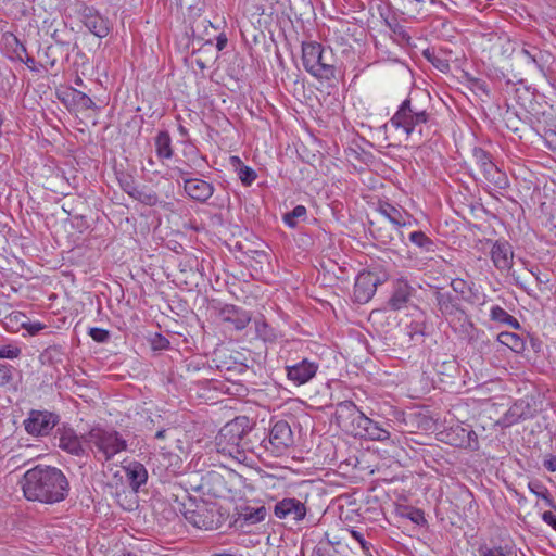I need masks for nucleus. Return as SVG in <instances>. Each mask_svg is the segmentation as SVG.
Instances as JSON below:
<instances>
[{"instance_id": "f257e3e1", "label": "nucleus", "mask_w": 556, "mask_h": 556, "mask_svg": "<svg viewBox=\"0 0 556 556\" xmlns=\"http://www.w3.org/2000/svg\"><path fill=\"white\" fill-rule=\"evenodd\" d=\"M21 486L26 500L42 504L60 503L70 492V482L63 471L43 465L27 470L21 480Z\"/></svg>"}, {"instance_id": "f03ea898", "label": "nucleus", "mask_w": 556, "mask_h": 556, "mask_svg": "<svg viewBox=\"0 0 556 556\" xmlns=\"http://www.w3.org/2000/svg\"><path fill=\"white\" fill-rule=\"evenodd\" d=\"M252 426L247 416H239L222 427L215 437V447L219 454L239 463L247 460V453H253L255 442L251 439Z\"/></svg>"}, {"instance_id": "7ed1b4c3", "label": "nucleus", "mask_w": 556, "mask_h": 556, "mask_svg": "<svg viewBox=\"0 0 556 556\" xmlns=\"http://www.w3.org/2000/svg\"><path fill=\"white\" fill-rule=\"evenodd\" d=\"M334 420L342 430L354 437L376 441L390 439V432L367 417L352 401H343L337 405Z\"/></svg>"}, {"instance_id": "20e7f679", "label": "nucleus", "mask_w": 556, "mask_h": 556, "mask_svg": "<svg viewBox=\"0 0 556 556\" xmlns=\"http://www.w3.org/2000/svg\"><path fill=\"white\" fill-rule=\"evenodd\" d=\"M302 62L305 71L317 79L331 80L336 77L334 54L330 47L317 41L303 42Z\"/></svg>"}, {"instance_id": "39448f33", "label": "nucleus", "mask_w": 556, "mask_h": 556, "mask_svg": "<svg viewBox=\"0 0 556 556\" xmlns=\"http://www.w3.org/2000/svg\"><path fill=\"white\" fill-rule=\"evenodd\" d=\"M86 442L99 462H110L115 455L127 451L128 443L115 429L94 427L86 435Z\"/></svg>"}, {"instance_id": "423d86ee", "label": "nucleus", "mask_w": 556, "mask_h": 556, "mask_svg": "<svg viewBox=\"0 0 556 556\" xmlns=\"http://www.w3.org/2000/svg\"><path fill=\"white\" fill-rule=\"evenodd\" d=\"M431 118L427 109L420 106L413 97L406 98L390 118L389 124L395 129H401L409 138L416 130L421 135L422 125Z\"/></svg>"}, {"instance_id": "0eeeda50", "label": "nucleus", "mask_w": 556, "mask_h": 556, "mask_svg": "<svg viewBox=\"0 0 556 556\" xmlns=\"http://www.w3.org/2000/svg\"><path fill=\"white\" fill-rule=\"evenodd\" d=\"M536 413V404L533 399H519L508 408L497 424L503 428H507L522 420L535 417Z\"/></svg>"}, {"instance_id": "6e6552de", "label": "nucleus", "mask_w": 556, "mask_h": 556, "mask_svg": "<svg viewBox=\"0 0 556 556\" xmlns=\"http://www.w3.org/2000/svg\"><path fill=\"white\" fill-rule=\"evenodd\" d=\"M59 422V416L48 410H30L28 417L24 420V428L28 434L42 437Z\"/></svg>"}, {"instance_id": "1a4fd4ad", "label": "nucleus", "mask_w": 556, "mask_h": 556, "mask_svg": "<svg viewBox=\"0 0 556 556\" xmlns=\"http://www.w3.org/2000/svg\"><path fill=\"white\" fill-rule=\"evenodd\" d=\"M293 433L288 421L278 420L271 426L268 443L274 454L280 455L285 453L293 445Z\"/></svg>"}, {"instance_id": "9d476101", "label": "nucleus", "mask_w": 556, "mask_h": 556, "mask_svg": "<svg viewBox=\"0 0 556 556\" xmlns=\"http://www.w3.org/2000/svg\"><path fill=\"white\" fill-rule=\"evenodd\" d=\"M307 514L304 502L295 497H285L278 501L274 506V515L278 519L302 521Z\"/></svg>"}, {"instance_id": "9b49d317", "label": "nucleus", "mask_w": 556, "mask_h": 556, "mask_svg": "<svg viewBox=\"0 0 556 556\" xmlns=\"http://www.w3.org/2000/svg\"><path fill=\"white\" fill-rule=\"evenodd\" d=\"M442 440L450 445L476 450L478 447V437L472 429L463 426L451 427L441 432Z\"/></svg>"}, {"instance_id": "f8f14e48", "label": "nucleus", "mask_w": 556, "mask_h": 556, "mask_svg": "<svg viewBox=\"0 0 556 556\" xmlns=\"http://www.w3.org/2000/svg\"><path fill=\"white\" fill-rule=\"evenodd\" d=\"M415 293L416 289L405 277L401 276L393 281L392 293L389 298L388 305L394 311L406 308Z\"/></svg>"}, {"instance_id": "ddd939ff", "label": "nucleus", "mask_w": 556, "mask_h": 556, "mask_svg": "<svg viewBox=\"0 0 556 556\" xmlns=\"http://www.w3.org/2000/svg\"><path fill=\"white\" fill-rule=\"evenodd\" d=\"M285 368L288 380L294 386H302L309 382L316 376L319 364L308 358H303L293 365H286Z\"/></svg>"}, {"instance_id": "4468645a", "label": "nucleus", "mask_w": 556, "mask_h": 556, "mask_svg": "<svg viewBox=\"0 0 556 556\" xmlns=\"http://www.w3.org/2000/svg\"><path fill=\"white\" fill-rule=\"evenodd\" d=\"M381 282L382 280L370 271L358 274L353 290L355 302L359 304L367 303L375 295L377 286Z\"/></svg>"}, {"instance_id": "2eb2a0df", "label": "nucleus", "mask_w": 556, "mask_h": 556, "mask_svg": "<svg viewBox=\"0 0 556 556\" xmlns=\"http://www.w3.org/2000/svg\"><path fill=\"white\" fill-rule=\"evenodd\" d=\"M450 324L454 332L469 344L477 343L484 334V331L478 329L465 312L456 318L451 319Z\"/></svg>"}, {"instance_id": "dca6fc26", "label": "nucleus", "mask_w": 556, "mask_h": 556, "mask_svg": "<svg viewBox=\"0 0 556 556\" xmlns=\"http://www.w3.org/2000/svg\"><path fill=\"white\" fill-rule=\"evenodd\" d=\"M184 191L192 200L200 203H206L214 194L215 187L210 181L190 177L185 180Z\"/></svg>"}, {"instance_id": "f3484780", "label": "nucleus", "mask_w": 556, "mask_h": 556, "mask_svg": "<svg viewBox=\"0 0 556 556\" xmlns=\"http://www.w3.org/2000/svg\"><path fill=\"white\" fill-rule=\"evenodd\" d=\"M266 516L267 508L264 505H241L237 508V517L235 519V525L238 528L243 529L247 526H252L264 521Z\"/></svg>"}, {"instance_id": "a211bd4d", "label": "nucleus", "mask_w": 556, "mask_h": 556, "mask_svg": "<svg viewBox=\"0 0 556 556\" xmlns=\"http://www.w3.org/2000/svg\"><path fill=\"white\" fill-rule=\"evenodd\" d=\"M514 252L507 241H496L491 250V260L494 266L500 270L510 269L513 265Z\"/></svg>"}, {"instance_id": "6ab92c4d", "label": "nucleus", "mask_w": 556, "mask_h": 556, "mask_svg": "<svg viewBox=\"0 0 556 556\" xmlns=\"http://www.w3.org/2000/svg\"><path fill=\"white\" fill-rule=\"evenodd\" d=\"M434 295L438 309L448 321L465 312L451 293L437 291Z\"/></svg>"}, {"instance_id": "aec40b11", "label": "nucleus", "mask_w": 556, "mask_h": 556, "mask_svg": "<svg viewBox=\"0 0 556 556\" xmlns=\"http://www.w3.org/2000/svg\"><path fill=\"white\" fill-rule=\"evenodd\" d=\"M222 318L225 323L231 324L236 330L244 329L251 321L249 312L235 305H227L222 309Z\"/></svg>"}, {"instance_id": "412c9836", "label": "nucleus", "mask_w": 556, "mask_h": 556, "mask_svg": "<svg viewBox=\"0 0 556 556\" xmlns=\"http://www.w3.org/2000/svg\"><path fill=\"white\" fill-rule=\"evenodd\" d=\"M83 22L94 36L104 38L109 35L110 28L108 21L91 9L85 10Z\"/></svg>"}, {"instance_id": "4be33fe9", "label": "nucleus", "mask_w": 556, "mask_h": 556, "mask_svg": "<svg viewBox=\"0 0 556 556\" xmlns=\"http://www.w3.org/2000/svg\"><path fill=\"white\" fill-rule=\"evenodd\" d=\"M479 556H518L516 546L511 542L483 543L478 547Z\"/></svg>"}, {"instance_id": "5701e85b", "label": "nucleus", "mask_w": 556, "mask_h": 556, "mask_svg": "<svg viewBox=\"0 0 556 556\" xmlns=\"http://www.w3.org/2000/svg\"><path fill=\"white\" fill-rule=\"evenodd\" d=\"M58 446L72 455L80 456L84 454V447L80 439L72 429H64L58 438Z\"/></svg>"}, {"instance_id": "b1692460", "label": "nucleus", "mask_w": 556, "mask_h": 556, "mask_svg": "<svg viewBox=\"0 0 556 556\" xmlns=\"http://www.w3.org/2000/svg\"><path fill=\"white\" fill-rule=\"evenodd\" d=\"M126 478L129 482V485L135 490L146 484L148 480V471L146 467L139 462H131L127 466L124 467Z\"/></svg>"}, {"instance_id": "393cba45", "label": "nucleus", "mask_w": 556, "mask_h": 556, "mask_svg": "<svg viewBox=\"0 0 556 556\" xmlns=\"http://www.w3.org/2000/svg\"><path fill=\"white\" fill-rule=\"evenodd\" d=\"M155 154L161 162L170 160L174 155L172 138L167 130H161L154 138Z\"/></svg>"}, {"instance_id": "a878e982", "label": "nucleus", "mask_w": 556, "mask_h": 556, "mask_svg": "<svg viewBox=\"0 0 556 556\" xmlns=\"http://www.w3.org/2000/svg\"><path fill=\"white\" fill-rule=\"evenodd\" d=\"M194 527L204 530L214 529L213 515L206 508H198L186 517Z\"/></svg>"}, {"instance_id": "bb28decb", "label": "nucleus", "mask_w": 556, "mask_h": 556, "mask_svg": "<svg viewBox=\"0 0 556 556\" xmlns=\"http://www.w3.org/2000/svg\"><path fill=\"white\" fill-rule=\"evenodd\" d=\"M378 211L396 228L404 227L405 222L402 220V214L404 213V210L399 208L391 203L383 202L379 204Z\"/></svg>"}, {"instance_id": "cd10ccee", "label": "nucleus", "mask_w": 556, "mask_h": 556, "mask_svg": "<svg viewBox=\"0 0 556 556\" xmlns=\"http://www.w3.org/2000/svg\"><path fill=\"white\" fill-rule=\"evenodd\" d=\"M497 341L509 348L515 353H522L526 348L525 340L517 333L508 332V331H502L497 336Z\"/></svg>"}, {"instance_id": "c85d7f7f", "label": "nucleus", "mask_w": 556, "mask_h": 556, "mask_svg": "<svg viewBox=\"0 0 556 556\" xmlns=\"http://www.w3.org/2000/svg\"><path fill=\"white\" fill-rule=\"evenodd\" d=\"M490 317L493 321L505 324L514 329H520V323L498 305L491 307Z\"/></svg>"}, {"instance_id": "c756f323", "label": "nucleus", "mask_w": 556, "mask_h": 556, "mask_svg": "<svg viewBox=\"0 0 556 556\" xmlns=\"http://www.w3.org/2000/svg\"><path fill=\"white\" fill-rule=\"evenodd\" d=\"M496 189H507L509 187V179L505 172L495 167L493 170H489V174L484 177Z\"/></svg>"}, {"instance_id": "7c9ffc66", "label": "nucleus", "mask_w": 556, "mask_h": 556, "mask_svg": "<svg viewBox=\"0 0 556 556\" xmlns=\"http://www.w3.org/2000/svg\"><path fill=\"white\" fill-rule=\"evenodd\" d=\"M409 241L426 252L433 251L434 242L424 231L417 230L409 233Z\"/></svg>"}, {"instance_id": "2f4dec72", "label": "nucleus", "mask_w": 556, "mask_h": 556, "mask_svg": "<svg viewBox=\"0 0 556 556\" xmlns=\"http://www.w3.org/2000/svg\"><path fill=\"white\" fill-rule=\"evenodd\" d=\"M306 207L304 205H296L291 212L283 215V222L290 228H294L298 225V219H303L306 216Z\"/></svg>"}, {"instance_id": "473e14b6", "label": "nucleus", "mask_w": 556, "mask_h": 556, "mask_svg": "<svg viewBox=\"0 0 556 556\" xmlns=\"http://www.w3.org/2000/svg\"><path fill=\"white\" fill-rule=\"evenodd\" d=\"M339 544L338 541H332L328 536L326 540L320 541L317 546L314 548V554L316 556H336L334 555V545Z\"/></svg>"}, {"instance_id": "72a5a7b5", "label": "nucleus", "mask_w": 556, "mask_h": 556, "mask_svg": "<svg viewBox=\"0 0 556 556\" xmlns=\"http://www.w3.org/2000/svg\"><path fill=\"white\" fill-rule=\"evenodd\" d=\"M132 199L150 206H153L159 202V198L155 192L147 191L140 188L135 194H132Z\"/></svg>"}, {"instance_id": "f704fd0d", "label": "nucleus", "mask_w": 556, "mask_h": 556, "mask_svg": "<svg viewBox=\"0 0 556 556\" xmlns=\"http://www.w3.org/2000/svg\"><path fill=\"white\" fill-rule=\"evenodd\" d=\"M350 535L359 544L362 551L365 554L370 553L371 543L368 542L365 538V532L355 528L348 529Z\"/></svg>"}, {"instance_id": "c9c22d12", "label": "nucleus", "mask_w": 556, "mask_h": 556, "mask_svg": "<svg viewBox=\"0 0 556 556\" xmlns=\"http://www.w3.org/2000/svg\"><path fill=\"white\" fill-rule=\"evenodd\" d=\"M238 176L243 186H251L257 178L256 172L245 165L240 166L238 169Z\"/></svg>"}, {"instance_id": "e433bc0d", "label": "nucleus", "mask_w": 556, "mask_h": 556, "mask_svg": "<svg viewBox=\"0 0 556 556\" xmlns=\"http://www.w3.org/2000/svg\"><path fill=\"white\" fill-rule=\"evenodd\" d=\"M119 186L123 191H125L129 197L132 198V194H135L138 191V186L130 175H123L118 178Z\"/></svg>"}, {"instance_id": "4c0bfd02", "label": "nucleus", "mask_w": 556, "mask_h": 556, "mask_svg": "<svg viewBox=\"0 0 556 556\" xmlns=\"http://www.w3.org/2000/svg\"><path fill=\"white\" fill-rule=\"evenodd\" d=\"M73 99L85 110H94L97 108L93 100L81 91L74 90Z\"/></svg>"}, {"instance_id": "58836bf2", "label": "nucleus", "mask_w": 556, "mask_h": 556, "mask_svg": "<svg viewBox=\"0 0 556 556\" xmlns=\"http://www.w3.org/2000/svg\"><path fill=\"white\" fill-rule=\"evenodd\" d=\"M22 354V350L12 344L1 345L0 346V358L14 359L20 357Z\"/></svg>"}, {"instance_id": "ea45409f", "label": "nucleus", "mask_w": 556, "mask_h": 556, "mask_svg": "<svg viewBox=\"0 0 556 556\" xmlns=\"http://www.w3.org/2000/svg\"><path fill=\"white\" fill-rule=\"evenodd\" d=\"M472 157L479 167L485 165V163L492 159L491 154L480 147L472 149Z\"/></svg>"}, {"instance_id": "a19ab883", "label": "nucleus", "mask_w": 556, "mask_h": 556, "mask_svg": "<svg viewBox=\"0 0 556 556\" xmlns=\"http://www.w3.org/2000/svg\"><path fill=\"white\" fill-rule=\"evenodd\" d=\"M89 336L92 338L93 341L98 343H104L108 342L110 339V332L105 329L92 327L89 329Z\"/></svg>"}, {"instance_id": "79ce46f5", "label": "nucleus", "mask_w": 556, "mask_h": 556, "mask_svg": "<svg viewBox=\"0 0 556 556\" xmlns=\"http://www.w3.org/2000/svg\"><path fill=\"white\" fill-rule=\"evenodd\" d=\"M168 176L172 178V179H178V178H181L184 181L186 180V178H190L191 177V172L184 168V167H180L178 165H175L173 167H169L168 169Z\"/></svg>"}, {"instance_id": "37998d69", "label": "nucleus", "mask_w": 556, "mask_h": 556, "mask_svg": "<svg viewBox=\"0 0 556 556\" xmlns=\"http://www.w3.org/2000/svg\"><path fill=\"white\" fill-rule=\"evenodd\" d=\"M451 287L456 293L463 296H465L467 292L470 291L469 285L464 279L460 278L453 279L451 281Z\"/></svg>"}, {"instance_id": "c03bdc74", "label": "nucleus", "mask_w": 556, "mask_h": 556, "mask_svg": "<svg viewBox=\"0 0 556 556\" xmlns=\"http://www.w3.org/2000/svg\"><path fill=\"white\" fill-rule=\"evenodd\" d=\"M22 327L26 329L31 336L37 334L39 331L45 329V325L39 321H23Z\"/></svg>"}, {"instance_id": "a18cd8bd", "label": "nucleus", "mask_w": 556, "mask_h": 556, "mask_svg": "<svg viewBox=\"0 0 556 556\" xmlns=\"http://www.w3.org/2000/svg\"><path fill=\"white\" fill-rule=\"evenodd\" d=\"M152 346L154 350H166L169 346V341L165 337L156 334L152 341Z\"/></svg>"}, {"instance_id": "49530a36", "label": "nucleus", "mask_w": 556, "mask_h": 556, "mask_svg": "<svg viewBox=\"0 0 556 556\" xmlns=\"http://www.w3.org/2000/svg\"><path fill=\"white\" fill-rule=\"evenodd\" d=\"M528 486H529L530 491L532 493H534L536 496L548 500L547 498V490L545 488H543L540 483L530 482L528 484Z\"/></svg>"}, {"instance_id": "de8ad7c7", "label": "nucleus", "mask_w": 556, "mask_h": 556, "mask_svg": "<svg viewBox=\"0 0 556 556\" xmlns=\"http://www.w3.org/2000/svg\"><path fill=\"white\" fill-rule=\"evenodd\" d=\"M17 59L21 62H23L30 71L39 72V68L36 66V61L33 56H29L28 54H26V56L24 58L23 55L17 54Z\"/></svg>"}, {"instance_id": "09e8293b", "label": "nucleus", "mask_w": 556, "mask_h": 556, "mask_svg": "<svg viewBox=\"0 0 556 556\" xmlns=\"http://www.w3.org/2000/svg\"><path fill=\"white\" fill-rule=\"evenodd\" d=\"M542 520L556 531V514L553 511H544L542 514Z\"/></svg>"}, {"instance_id": "8fccbe9b", "label": "nucleus", "mask_w": 556, "mask_h": 556, "mask_svg": "<svg viewBox=\"0 0 556 556\" xmlns=\"http://www.w3.org/2000/svg\"><path fill=\"white\" fill-rule=\"evenodd\" d=\"M544 468L549 472L556 471V455L547 456L543 462Z\"/></svg>"}, {"instance_id": "3c124183", "label": "nucleus", "mask_w": 556, "mask_h": 556, "mask_svg": "<svg viewBox=\"0 0 556 556\" xmlns=\"http://www.w3.org/2000/svg\"><path fill=\"white\" fill-rule=\"evenodd\" d=\"M495 167H497V166L494 164L493 160L491 159L490 161H488V162L485 163V165H482V166H480L479 168L481 169V172H482V174H483V177H485V176L489 174V170L491 172V170H493Z\"/></svg>"}, {"instance_id": "603ef678", "label": "nucleus", "mask_w": 556, "mask_h": 556, "mask_svg": "<svg viewBox=\"0 0 556 556\" xmlns=\"http://www.w3.org/2000/svg\"><path fill=\"white\" fill-rule=\"evenodd\" d=\"M521 53L529 60V62L539 65L540 59L536 54H531V52L527 49H522Z\"/></svg>"}, {"instance_id": "864d4df0", "label": "nucleus", "mask_w": 556, "mask_h": 556, "mask_svg": "<svg viewBox=\"0 0 556 556\" xmlns=\"http://www.w3.org/2000/svg\"><path fill=\"white\" fill-rule=\"evenodd\" d=\"M402 220L405 222L404 227L412 226L413 224L417 223V220L406 211H404V213L402 214Z\"/></svg>"}, {"instance_id": "5fc2aeb1", "label": "nucleus", "mask_w": 556, "mask_h": 556, "mask_svg": "<svg viewBox=\"0 0 556 556\" xmlns=\"http://www.w3.org/2000/svg\"><path fill=\"white\" fill-rule=\"evenodd\" d=\"M14 41L16 43V49L14 50L16 55L21 54L25 58L27 54L26 47L23 43H21L16 37L14 38Z\"/></svg>"}, {"instance_id": "6e6d98bb", "label": "nucleus", "mask_w": 556, "mask_h": 556, "mask_svg": "<svg viewBox=\"0 0 556 556\" xmlns=\"http://www.w3.org/2000/svg\"><path fill=\"white\" fill-rule=\"evenodd\" d=\"M475 87H476L479 91H481V92H483V93H485V94H489L488 85H486L484 81H481V80H479V79H476V80H475Z\"/></svg>"}, {"instance_id": "4d7b16f0", "label": "nucleus", "mask_w": 556, "mask_h": 556, "mask_svg": "<svg viewBox=\"0 0 556 556\" xmlns=\"http://www.w3.org/2000/svg\"><path fill=\"white\" fill-rule=\"evenodd\" d=\"M226 43H227V39L225 37H218L216 47L220 51L225 48Z\"/></svg>"}, {"instance_id": "13d9d810", "label": "nucleus", "mask_w": 556, "mask_h": 556, "mask_svg": "<svg viewBox=\"0 0 556 556\" xmlns=\"http://www.w3.org/2000/svg\"><path fill=\"white\" fill-rule=\"evenodd\" d=\"M178 132L182 137H188V135H189L188 134V129L184 125H181V124L178 125Z\"/></svg>"}, {"instance_id": "bf43d9fd", "label": "nucleus", "mask_w": 556, "mask_h": 556, "mask_svg": "<svg viewBox=\"0 0 556 556\" xmlns=\"http://www.w3.org/2000/svg\"><path fill=\"white\" fill-rule=\"evenodd\" d=\"M165 433H166V430L165 429H161L159 430L156 433H155V439H159V440H162L165 438Z\"/></svg>"}, {"instance_id": "052dcab7", "label": "nucleus", "mask_w": 556, "mask_h": 556, "mask_svg": "<svg viewBox=\"0 0 556 556\" xmlns=\"http://www.w3.org/2000/svg\"><path fill=\"white\" fill-rule=\"evenodd\" d=\"M379 238L380 240L383 242V243H388L392 238L390 235H383V233H380L379 235Z\"/></svg>"}, {"instance_id": "680f3d73", "label": "nucleus", "mask_w": 556, "mask_h": 556, "mask_svg": "<svg viewBox=\"0 0 556 556\" xmlns=\"http://www.w3.org/2000/svg\"><path fill=\"white\" fill-rule=\"evenodd\" d=\"M416 515H417V517H412V520L414 522L418 523L419 520H424V516H422V514L420 511H417Z\"/></svg>"}, {"instance_id": "e2e57ef3", "label": "nucleus", "mask_w": 556, "mask_h": 556, "mask_svg": "<svg viewBox=\"0 0 556 556\" xmlns=\"http://www.w3.org/2000/svg\"><path fill=\"white\" fill-rule=\"evenodd\" d=\"M404 3H408V4H420L422 1L421 0H402Z\"/></svg>"}, {"instance_id": "0e129e2a", "label": "nucleus", "mask_w": 556, "mask_h": 556, "mask_svg": "<svg viewBox=\"0 0 556 556\" xmlns=\"http://www.w3.org/2000/svg\"><path fill=\"white\" fill-rule=\"evenodd\" d=\"M75 83H76V85H79V86H80V85H83V79L78 77V78L75 80Z\"/></svg>"}, {"instance_id": "69168bd1", "label": "nucleus", "mask_w": 556, "mask_h": 556, "mask_svg": "<svg viewBox=\"0 0 556 556\" xmlns=\"http://www.w3.org/2000/svg\"><path fill=\"white\" fill-rule=\"evenodd\" d=\"M148 162H149V165H153L154 164L152 159H150Z\"/></svg>"}, {"instance_id": "338daca9", "label": "nucleus", "mask_w": 556, "mask_h": 556, "mask_svg": "<svg viewBox=\"0 0 556 556\" xmlns=\"http://www.w3.org/2000/svg\"><path fill=\"white\" fill-rule=\"evenodd\" d=\"M122 556H134V555L130 553H126V554H123Z\"/></svg>"}, {"instance_id": "774afa93", "label": "nucleus", "mask_w": 556, "mask_h": 556, "mask_svg": "<svg viewBox=\"0 0 556 556\" xmlns=\"http://www.w3.org/2000/svg\"><path fill=\"white\" fill-rule=\"evenodd\" d=\"M536 280H538L539 282H543L542 277H536Z\"/></svg>"}]
</instances>
